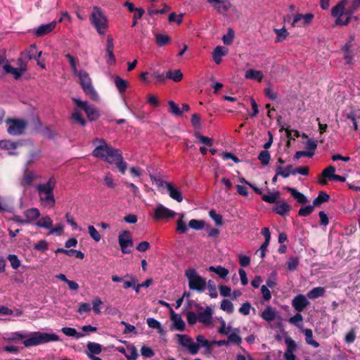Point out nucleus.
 <instances>
[{"instance_id":"nucleus-1","label":"nucleus","mask_w":360,"mask_h":360,"mask_svg":"<svg viewBox=\"0 0 360 360\" xmlns=\"http://www.w3.org/2000/svg\"><path fill=\"white\" fill-rule=\"evenodd\" d=\"M7 335L8 337L6 339L8 342H16L23 340L22 343L25 347L59 340V336L55 333L49 334L39 331L30 333L28 335L18 331Z\"/></svg>"},{"instance_id":"nucleus-2","label":"nucleus","mask_w":360,"mask_h":360,"mask_svg":"<svg viewBox=\"0 0 360 360\" xmlns=\"http://www.w3.org/2000/svg\"><path fill=\"white\" fill-rule=\"evenodd\" d=\"M56 184L55 178L51 176L46 184H39L37 186L40 201L44 207H53L55 205L53 190Z\"/></svg>"},{"instance_id":"nucleus-3","label":"nucleus","mask_w":360,"mask_h":360,"mask_svg":"<svg viewBox=\"0 0 360 360\" xmlns=\"http://www.w3.org/2000/svg\"><path fill=\"white\" fill-rule=\"evenodd\" d=\"M89 20L99 34H105L108 27V22L106 16L100 7H93L92 12L89 16Z\"/></svg>"},{"instance_id":"nucleus-4","label":"nucleus","mask_w":360,"mask_h":360,"mask_svg":"<svg viewBox=\"0 0 360 360\" xmlns=\"http://www.w3.org/2000/svg\"><path fill=\"white\" fill-rule=\"evenodd\" d=\"M91 155L112 164L113 163V158L120 157V150L114 148L110 145L96 146Z\"/></svg>"},{"instance_id":"nucleus-5","label":"nucleus","mask_w":360,"mask_h":360,"mask_svg":"<svg viewBox=\"0 0 360 360\" xmlns=\"http://www.w3.org/2000/svg\"><path fill=\"white\" fill-rule=\"evenodd\" d=\"M185 276L188 281L190 290L202 292L206 289V280L200 276L195 269H188L185 271Z\"/></svg>"},{"instance_id":"nucleus-6","label":"nucleus","mask_w":360,"mask_h":360,"mask_svg":"<svg viewBox=\"0 0 360 360\" xmlns=\"http://www.w3.org/2000/svg\"><path fill=\"white\" fill-rule=\"evenodd\" d=\"M79 79V84L84 92L93 100H97L98 95L93 86L91 79L85 70H80L77 74H75Z\"/></svg>"},{"instance_id":"nucleus-7","label":"nucleus","mask_w":360,"mask_h":360,"mask_svg":"<svg viewBox=\"0 0 360 360\" xmlns=\"http://www.w3.org/2000/svg\"><path fill=\"white\" fill-rule=\"evenodd\" d=\"M72 101L78 108L86 112L89 121H95L99 118V111L94 105H89L87 101H82L76 98H73Z\"/></svg>"},{"instance_id":"nucleus-8","label":"nucleus","mask_w":360,"mask_h":360,"mask_svg":"<svg viewBox=\"0 0 360 360\" xmlns=\"http://www.w3.org/2000/svg\"><path fill=\"white\" fill-rule=\"evenodd\" d=\"M118 243L122 253L129 254L131 252L130 248L133 246L134 243L129 231H122L119 233Z\"/></svg>"},{"instance_id":"nucleus-9","label":"nucleus","mask_w":360,"mask_h":360,"mask_svg":"<svg viewBox=\"0 0 360 360\" xmlns=\"http://www.w3.org/2000/svg\"><path fill=\"white\" fill-rule=\"evenodd\" d=\"M8 123L9 124V126L8 127L7 131L10 135L12 136L22 134L27 127L26 122L24 120L20 119L9 120Z\"/></svg>"},{"instance_id":"nucleus-10","label":"nucleus","mask_w":360,"mask_h":360,"mask_svg":"<svg viewBox=\"0 0 360 360\" xmlns=\"http://www.w3.org/2000/svg\"><path fill=\"white\" fill-rule=\"evenodd\" d=\"M177 337L179 344L187 348L190 354L194 355L198 352L199 345L195 344L188 335L178 334Z\"/></svg>"},{"instance_id":"nucleus-11","label":"nucleus","mask_w":360,"mask_h":360,"mask_svg":"<svg viewBox=\"0 0 360 360\" xmlns=\"http://www.w3.org/2000/svg\"><path fill=\"white\" fill-rule=\"evenodd\" d=\"M18 63L20 65V68H13L7 63L3 65L4 71L6 73L12 74L15 79H20L22 74L27 70V65L22 63V59L21 58H18Z\"/></svg>"},{"instance_id":"nucleus-12","label":"nucleus","mask_w":360,"mask_h":360,"mask_svg":"<svg viewBox=\"0 0 360 360\" xmlns=\"http://www.w3.org/2000/svg\"><path fill=\"white\" fill-rule=\"evenodd\" d=\"M176 212L171 210L164 205L160 204L157 205L154 212V218L156 220H160L163 219H172L174 217Z\"/></svg>"},{"instance_id":"nucleus-13","label":"nucleus","mask_w":360,"mask_h":360,"mask_svg":"<svg viewBox=\"0 0 360 360\" xmlns=\"http://www.w3.org/2000/svg\"><path fill=\"white\" fill-rule=\"evenodd\" d=\"M114 44L113 39L110 35L107 37L106 41V63L109 65H115L116 63L115 57L113 53Z\"/></svg>"},{"instance_id":"nucleus-14","label":"nucleus","mask_w":360,"mask_h":360,"mask_svg":"<svg viewBox=\"0 0 360 360\" xmlns=\"http://www.w3.org/2000/svg\"><path fill=\"white\" fill-rule=\"evenodd\" d=\"M309 304L306 296L302 294L295 296L292 301V306L298 312L302 311Z\"/></svg>"},{"instance_id":"nucleus-15","label":"nucleus","mask_w":360,"mask_h":360,"mask_svg":"<svg viewBox=\"0 0 360 360\" xmlns=\"http://www.w3.org/2000/svg\"><path fill=\"white\" fill-rule=\"evenodd\" d=\"M56 26V21H52L48 24L41 25L34 30V34L37 37L44 36L52 32L55 29Z\"/></svg>"},{"instance_id":"nucleus-16","label":"nucleus","mask_w":360,"mask_h":360,"mask_svg":"<svg viewBox=\"0 0 360 360\" xmlns=\"http://www.w3.org/2000/svg\"><path fill=\"white\" fill-rule=\"evenodd\" d=\"M165 187L168 192V194L171 198L173 200H175L178 202H181L183 201V197L181 192L180 190L174 186L172 183L170 182H166L165 183Z\"/></svg>"},{"instance_id":"nucleus-17","label":"nucleus","mask_w":360,"mask_h":360,"mask_svg":"<svg viewBox=\"0 0 360 360\" xmlns=\"http://www.w3.org/2000/svg\"><path fill=\"white\" fill-rule=\"evenodd\" d=\"M347 2L348 0H340L334 7H333L331 9L332 16L338 19L345 15V7Z\"/></svg>"},{"instance_id":"nucleus-18","label":"nucleus","mask_w":360,"mask_h":360,"mask_svg":"<svg viewBox=\"0 0 360 360\" xmlns=\"http://www.w3.org/2000/svg\"><path fill=\"white\" fill-rule=\"evenodd\" d=\"M291 207L285 201L277 202L276 206L274 207L273 211L281 216H285L290 211Z\"/></svg>"},{"instance_id":"nucleus-19","label":"nucleus","mask_w":360,"mask_h":360,"mask_svg":"<svg viewBox=\"0 0 360 360\" xmlns=\"http://www.w3.org/2000/svg\"><path fill=\"white\" fill-rule=\"evenodd\" d=\"M102 352V346L101 345L94 342H89L86 345V351L85 352V354L86 356L89 355H97L100 354Z\"/></svg>"},{"instance_id":"nucleus-20","label":"nucleus","mask_w":360,"mask_h":360,"mask_svg":"<svg viewBox=\"0 0 360 360\" xmlns=\"http://www.w3.org/2000/svg\"><path fill=\"white\" fill-rule=\"evenodd\" d=\"M212 310L210 307H207L203 311H198V321L199 322L208 324L210 323L212 319Z\"/></svg>"},{"instance_id":"nucleus-21","label":"nucleus","mask_w":360,"mask_h":360,"mask_svg":"<svg viewBox=\"0 0 360 360\" xmlns=\"http://www.w3.org/2000/svg\"><path fill=\"white\" fill-rule=\"evenodd\" d=\"M291 195L299 202L302 204H305L308 202L307 197L297 190L291 187H286L285 188Z\"/></svg>"},{"instance_id":"nucleus-22","label":"nucleus","mask_w":360,"mask_h":360,"mask_svg":"<svg viewBox=\"0 0 360 360\" xmlns=\"http://www.w3.org/2000/svg\"><path fill=\"white\" fill-rule=\"evenodd\" d=\"M231 6V4L229 0H221L219 4L214 5L217 11L223 15H226Z\"/></svg>"},{"instance_id":"nucleus-23","label":"nucleus","mask_w":360,"mask_h":360,"mask_svg":"<svg viewBox=\"0 0 360 360\" xmlns=\"http://www.w3.org/2000/svg\"><path fill=\"white\" fill-rule=\"evenodd\" d=\"M171 319L174 321L176 328L179 331L185 330V323L179 314H175L171 309Z\"/></svg>"},{"instance_id":"nucleus-24","label":"nucleus","mask_w":360,"mask_h":360,"mask_svg":"<svg viewBox=\"0 0 360 360\" xmlns=\"http://www.w3.org/2000/svg\"><path fill=\"white\" fill-rule=\"evenodd\" d=\"M197 342L195 344L199 345L200 347H205L206 349V352L210 353L211 347L214 345L212 344V341H209L202 335H198L196 337Z\"/></svg>"},{"instance_id":"nucleus-25","label":"nucleus","mask_w":360,"mask_h":360,"mask_svg":"<svg viewBox=\"0 0 360 360\" xmlns=\"http://www.w3.org/2000/svg\"><path fill=\"white\" fill-rule=\"evenodd\" d=\"M24 215L27 223L30 224L39 217L40 212L37 208H30L24 212Z\"/></svg>"},{"instance_id":"nucleus-26","label":"nucleus","mask_w":360,"mask_h":360,"mask_svg":"<svg viewBox=\"0 0 360 360\" xmlns=\"http://www.w3.org/2000/svg\"><path fill=\"white\" fill-rule=\"evenodd\" d=\"M114 83L120 94H123L126 91L128 86L127 81L123 79L118 75H115L114 77Z\"/></svg>"},{"instance_id":"nucleus-27","label":"nucleus","mask_w":360,"mask_h":360,"mask_svg":"<svg viewBox=\"0 0 360 360\" xmlns=\"http://www.w3.org/2000/svg\"><path fill=\"white\" fill-rule=\"evenodd\" d=\"M277 167V175H280L283 178H288L290 174H292V172H295V169H293L292 165H288L285 167H282L281 165Z\"/></svg>"},{"instance_id":"nucleus-28","label":"nucleus","mask_w":360,"mask_h":360,"mask_svg":"<svg viewBox=\"0 0 360 360\" xmlns=\"http://www.w3.org/2000/svg\"><path fill=\"white\" fill-rule=\"evenodd\" d=\"M326 290L323 287H316L309 290L307 295L309 299L314 300L324 295Z\"/></svg>"},{"instance_id":"nucleus-29","label":"nucleus","mask_w":360,"mask_h":360,"mask_svg":"<svg viewBox=\"0 0 360 360\" xmlns=\"http://www.w3.org/2000/svg\"><path fill=\"white\" fill-rule=\"evenodd\" d=\"M245 78L261 82L263 78V74L259 70L249 69L245 72Z\"/></svg>"},{"instance_id":"nucleus-30","label":"nucleus","mask_w":360,"mask_h":360,"mask_svg":"<svg viewBox=\"0 0 360 360\" xmlns=\"http://www.w3.org/2000/svg\"><path fill=\"white\" fill-rule=\"evenodd\" d=\"M261 317L266 321L271 322L275 319L276 312L271 307L268 306L262 311V313L261 314Z\"/></svg>"},{"instance_id":"nucleus-31","label":"nucleus","mask_w":360,"mask_h":360,"mask_svg":"<svg viewBox=\"0 0 360 360\" xmlns=\"http://www.w3.org/2000/svg\"><path fill=\"white\" fill-rule=\"evenodd\" d=\"M209 271L210 272H214L216 274H217L221 278H225L229 271L227 269H226L225 267L222 266H210L208 269Z\"/></svg>"},{"instance_id":"nucleus-32","label":"nucleus","mask_w":360,"mask_h":360,"mask_svg":"<svg viewBox=\"0 0 360 360\" xmlns=\"http://www.w3.org/2000/svg\"><path fill=\"white\" fill-rule=\"evenodd\" d=\"M113 163H115L120 172L124 174L127 167V163L123 160L122 153L120 150V157L113 158Z\"/></svg>"},{"instance_id":"nucleus-33","label":"nucleus","mask_w":360,"mask_h":360,"mask_svg":"<svg viewBox=\"0 0 360 360\" xmlns=\"http://www.w3.org/2000/svg\"><path fill=\"white\" fill-rule=\"evenodd\" d=\"M35 179V175L32 171L26 170L23 174L21 180V185L23 186H28L32 184Z\"/></svg>"},{"instance_id":"nucleus-34","label":"nucleus","mask_w":360,"mask_h":360,"mask_svg":"<svg viewBox=\"0 0 360 360\" xmlns=\"http://www.w3.org/2000/svg\"><path fill=\"white\" fill-rule=\"evenodd\" d=\"M358 117L356 113L354 111H351L350 112L346 115L345 121L347 122L349 125L352 124L354 131L358 130V124H357Z\"/></svg>"},{"instance_id":"nucleus-35","label":"nucleus","mask_w":360,"mask_h":360,"mask_svg":"<svg viewBox=\"0 0 360 360\" xmlns=\"http://www.w3.org/2000/svg\"><path fill=\"white\" fill-rule=\"evenodd\" d=\"M224 47L218 46L214 49L212 53V59L215 63H221V57L226 55V52L224 51Z\"/></svg>"},{"instance_id":"nucleus-36","label":"nucleus","mask_w":360,"mask_h":360,"mask_svg":"<svg viewBox=\"0 0 360 360\" xmlns=\"http://www.w3.org/2000/svg\"><path fill=\"white\" fill-rule=\"evenodd\" d=\"M166 77L173 80L175 82H179L183 79V73L180 70H175L174 71L169 70L166 73Z\"/></svg>"},{"instance_id":"nucleus-37","label":"nucleus","mask_w":360,"mask_h":360,"mask_svg":"<svg viewBox=\"0 0 360 360\" xmlns=\"http://www.w3.org/2000/svg\"><path fill=\"white\" fill-rule=\"evenodd\" d=\"M53 221L49 216H45L36 222V226L40 228L51 229Z\"/></svg>"},{"instance_id":"nucleus-38","label":"nucleus","mask_w":360,"mask_h":360,"mask_svg":"<svg viewBox=\"0 0 360 360\" xmlns=\"http://www.w3.org/2000/svg\"><path fill=\"white\" fill-rule=\"evenodd\" d=\"M184 214H179V218L176 221V231L179 234L185 233L188 231L187 226L184 221Z\"/></svg>"},{"instance_id":"nucleus-39","label":"nucleus","mask_w":360,"mask_h":360,"mask_svg":"<svg viewBox=\"0 0 360 360\" xmlns=\"http://www.w3.org/2000/svg\"><path fill=\"white\" fill-rule=\"evenodd\" d=\"M39 52L37 49V46L35 44H33L30 46L29 49L21 53V58H25L29 60H32V58H34L36 54Z\"/></svg>"},{"instance_id":"nucleus-40","label":"nucleus","mask_w":360,"mask_h":360,"mask_svg":"<svg viewBox=\"0 0 360 360\" xmlns=\"http://www.w3.org/2000/svg\"><path fill=\"white\" fill-rule=\"evenodd\" d=\"M304 333L305 335L306 342L308 345H310L315 348H317L320 346L319 343L313 339V332L311 329H305Z\"/></svg>"},{"instance_id":"nucleus-41","label":"nucleus","mask_w":360,"mask_h":360,"mask_svg":"<svg viewBox=\"0 0 360 360\" xmlns=\"http://www.w3.org/2000/svg\"><path fill=\"white\" fill-rule=\"evenodd\" d=\"M279 198H280V192L279 191H276V192L271 193L269 195L264 194V195H262V200H264L266 202L271 203V204L276 203L277 200Z\"/></svg>"},{"instance_id":"nucleus-42","label":"nucleus","mask_w":360,"mask_h":360,"mask_svg":"<svg viewBox=\"0 0 360 360\" xmlns=\"http://www.w3.org/2000/svg\"><path fill=\"white\" fill-rule=\"evenodd\" d=\"M61 331L67 336L74 337L75 336L77 339L80 338L84 336V334L81 333H78L76 329L73 328L69 327H63L61 329Z\"/></svg>"},{"instance_id":"nucleus-43","label":"nucleus","mask_w":360,"mask_h":360,"mask_svg":"<svg viewBox=\"0 0 360 360\" xmlns=\"http://www.w3.org/2000/svg\"><path fill=\"white\" fill-rule=\"evenodd\" d=\"M257 159L260 161L262 165L266 166L269 165L271 155L268 150H262L259 153Z\"/></svg>"},{"instance_id":"nucleus-44","label":"nucleus","mask_w":360,"mask_h":360,"mask_svg":"<svg viewBox=\"0 0 360 360\" xmlns=\"http://www.w3.org/2000/svg\"><path fill=\"white\" fill-rule=\"evenodd\" d=\"M155 42L159 46H163L170 41V37L166 34H155Z\"/></svg>"},{"instance_id":"nucleus-45","label":"nucleus","mask_w":360,"mask_h":360,"mask_svg":"<svg viewBox=\"0 0 360 360\" xmlns=\"http://www.w3.org/2000/svg\"><path fill=\"white\" fill-rule=\"evenodd\" d=\"M148 326L153 328L157 329L158 333H162L163 331V328L160 324V323L153 318H148L146 320Z\"/></svg>"},{"instance_id":"nucleus-46","label":"nucleus","mask_w":360,"mask_h":360,"mask_svg":"<svg viewBox=\"0 0 360 360\" xmlns=\"http://www.w3.org/2000/svg\"><path fill=\"white\" fill-rule=\"evenodd\" d=\"M299 263L300 261L298 257H292L288 259L286 262V266L288 270L293 271L297 269Z\"/></svg>"},{"instance_id":"nucleus-47","label":"nucleus","mask_w":360,"mask_h":360,"mask_svg":"<svg viewBox=\"0 0 360 360\" xmlns=\"http://www.w3.org/2000/svg\"><path fill=\"white\" fill-rule=\"evenodd\" d=\"M209 216L214 221L217 226H222L224 224L222 216L217 214L214 210H211L209 212Z\"/></svg>"},{"instance_id":"nucleus-48","label":"nucleus","mask_w":360,"mask_h":360,"mask_svg":"<svg viewBox=\"0 0 360 360\" xmlns=\"http://www.w3.org/2000/svg\"><path fill=\"white\" fill-rule=\"evenodd\" d=\"M65 56L69 61L73 75L77 74V72L79 71L77 68L78 60L70 53H66Z\"/></svg>"},{"instance_id":"nucleus-49","label":"nucleus","mask_w":360,"mask_h":360,"mask_svg":"<svg viewBox=\"0 0 360 360\" xmlns=\"http://www.w3.org/2000/svg\"><path fill=\"white\" fill-rule=\"evenodd\" d=\"M188 226L194 230H201L205 226V221L195 219H191L188 222Z\"/></svg>"},{"instance_id":"nucleus-50","label":"nucleus","mask_w":360,"mask_h":360,"mask_svg":"<svg viewBox=\"0 0 360 360\" xmlns=\"http://www.w3.org/2000/svg\"><path fill=\"white\" fill-rule=\"evenodd\" d=\"M221 309L229 314H231L233 312L234 307L230 300H224L221 302Z\"/></svg>"},{"instance_id":"nucleus-51","label":"nucleus","mask_w":360,"mask_h":360,"mask_svg":"<svg viewBox=\"0 0 360 360\" xmlns=\"http://www.w3.org/2000/svg\"><path fill=\"white\" fill-rule=\"evenodd\" d=\"M168 105L169 106V112L173 114L175 116H181L182 115V111H181L179 105L174 102L173 101H169Z\"/></svg>"},{"instance_id":"nucleus-52","label":"nucleus","mask_w":360,"mask_h":360,"mask_svg":"<svg viewBox=\"0 0 360 360\" xmlns=\"http://www.w3.org/2000/svg\"><path fill=\"white\" fill-rule=\"evenodd\" d=\"M7 259L13 269H17L20 267L21 262L16 255H8Z\"/></svg>"},{"instance_id":"nucleus-53","label":"nucleus","mask_w":360,"mask_h":360,"mask_svg":"<svg viewBox=\"0 0 360 360\" xmlns=\"http://www.w3.org/2000/svg\"><path fill=\"white\" fill-rule=\"evenodd\" d=\"M207 289L210 291V296L212 298H216L217 297V286L214 281L209 280L207 283Z\"/></svg>"},{"instance_id":"nucleus-54","label":"nucleus","mask_w":360,"mask_h":360,"mask_svg":"<svg viewBox=\"0 0 360 360\" xmlns=\"http://www.w3.org/2000/svg\"><path fill=\"white\" fill-rule=\"evenodd\" d=\"M335 167L333 165H330L329 167H326L325 169L323 170L321 173V177L328 178L329 180L331 181L332 176L335 174Z\"/></svg>"},{"instance_id":"nucleus-55","label":"nucleus","mask_w":360,"mask_h":360,"mask_svg":"<svg viewBox=\"0 0 360 360\" xmlns=\"http://www.w3.org/2000/svg\"><path fill=\"white\" fill-rule=\"evenodd\" d=\"M18 143L11 141H1L0 148L6 150L15 149L18 147Z\"/></svg>"},{"instance_id":"nucleus-56","label":"nucleus","mask_w":360,"mask_h":360,"mask_svg":"<svg viewBox=\"0 0 360 360\" xmlns=\"http://www.w3.org/2000/svg\"><path fill=\"white\" fill-rule=\"evenodd\" d=\"M229 344H233L239 346L242 342V338L236 333H231L228 335Z\"/></svg>"},{"instance_id":"nucleus-57","label":"nucleus","mask_w":360,"mask_h":360,"mask_svg":"<svg viewBox=\"0 0 360 360\" xmlns=\"http://www.w3.org/2000/svg\"><path fill=\"white\" fill-rule=\"evenodd\" d=\"M195 136L199 140V141L207 146H212L213 141L211 138L202 136L199 132L195 134Z\"/></svg>"},{"instance_id":"nucleus-58","label":"nucleus","mask_w":360,"mask_h":360,"mask_svg":"<svg viewBox=\"0 0 360 360\" xmlns=\"http://www.w3.org/2000/svg\"><path fill=\"white\" fill-rule=\"evenodd\" d=\"M103 184L105 186L110 188H114L116 186V184L114 183L112 176L110 173L106 174L103 179Z\"/></svg>"},{"instance_id":"nucleus-59","label":"nucleus","mask_w":360,"mask_h":360,"mask_svg":"<svg viewBox=\"0 0 360 360\" xmlns=\"http://www.w3.org/2000/svg\"><path fill=\"white\" fill-rule=\"evenodd\" d=\"M313 211L314 206L309 205L305 207H302L298 211V214L302 217H307L311 214Z\"/></svg>"},{"instance_id":"nucleus-60","label":"nucleus","mask_w":360,"mask_h":360,"mask_svg":"<svg viewBox=\"0 0 360 360\" xmlns=\"http://www.w3.org/2000/svg\"><path fill=\"white\" fill-rule=\"evenodd\" d=\"M274 31L277 35L276 41H283L287 37V36L289 34L284 27L282 29H275Z\"/></svg>"},{"instance_id":"nucleus-61","label":"nucleus","mask_w":360,"mask_h":360,"mask_svg":"<svg viewBox=\"0 0 360 360\" xmlns=\"http://www.w3.org/2000/svg\"><path fill=\"white\" fill-rule=\"evenodd\" d=\"M89 233L90 236L96 242L101 240V236L95 227L92 225L88 226Z\"/></svg>"},{"instance_id":"nucleus-62","label":"nucleus","mask_w":360,"mask_h":360,"mask_svg":"<svg viewBox=\"0 0 360 360\" xmlns=\"http://www.w3.org/2000/svg\"><path fill=\"white\" fill-rule=\"evenodd\" d=\"M66 255L70 256V257H75L76 258H78L80 259H82L84 258V254L82 251L75 250V249L68 250L67 252H66Z\"/></svg>"},{"instance_id":"nucleus-63","label":"nucleus","mask_w":360,"mask_h":360,"mask_svg":"<svg viewBox=\"0 0 360 360\" xmlns=\"http://www.w3.org/2000/svg\"><path fill=\"white\" fill-rule=\"evenodd\" d=\"M234 38V32L232 29H229L227 34L224 35L222 40L225 45H229L233 42Z\"/></svg>"},{"instance_id":"nucleus-64","label":"nucleus","mask_w":360,"mask_h":360,"mask_svg":"<svg viewBox=\"0 0 360 360\" xmlns=\"http://www.w3.org/2000/svg\"><path fill=\"white\" fill-rule=\"evenodd\" d=\"M72 117L76 122L79 123L80 125L83 127L85 126L86 123V120L79 112L75 111V112H73Z\"/></svg>"}]
</instances>
